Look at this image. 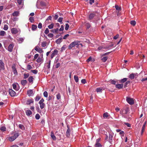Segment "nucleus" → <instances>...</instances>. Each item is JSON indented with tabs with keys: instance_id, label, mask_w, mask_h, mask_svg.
Listing matches in <instances>:
<instances>
[{
	"instance_id": "f257e3e1",
	"label": "nucleus",
	"mask_w": 147,
	"mask_h": 147,
	"mask_svg": "<svg viewBox=\"0 0 147 147\" xmlns=\"http://www.w3.org/2000/svg\"><path fill=\"white\" fill-rule=\"evenodd\" d=\"M78 42V41H74L72 42L69 45L68 47V49H71L75 46L78 45V42Z\"/></svg>"
},
{
	"instance_id": "f03ea898",
	"label": "nucleus",
	"mask_w": 147,
	"mask_h": 147,
	"mask_svg": "<svg viewBox=\"0 0 147 147\" xmlns=\"http://www.w3.org/2000/svg\"><path fill=\"white\" fill-rule=\"evenodd\" d=\"M19 135L18 133H17L15 134L13 136L10 137L9 138V140L10 142H12L15 140L18 137Z\"/></svg>"
},
{
	"instance_id": "7ed1b4c3",
	"label": "nucleus",
	"mask_w": 147,
	"mask_h": 147,
	"mask_svg": "<svg viewBox=\"0 0 147 147\" xmlns=\"http://www.w3.org/2000/svg\"><path fill=\"white\" fill-rule=\"evenodd\" d=\"M126 101L130 105H133L134 103V99L130 97H127L126 98Z\"/></svg>"
},
{
	"instance_id": "20e7f679",
	"label": "nucleus",
	"mask_w": 147,
	"mask_h": 147,
	"mask_svg": "<svg viewBox=\"0 0 147 147\" xmlns=\"http://www.w3.org/2000/svg\"><path fill=\"white\" fill-rule=\"evenodd\" d=\"M129 110V108L128 107H125L121 111H120V113L122 115L127 114Z\"/></svg>"
},
{
	"instance_id": "39448f33",
	"label": "nucleus",
	"mask_w": 147,
	"mask_h": 147,
	"mask_svg": "<svg viewBox=\"0 0 147 147\" xmlns=\"http://www.w3.org/2000/svg\"><path fill=\"white\" fill-rule=\"evenodd\" d=\"M44 100L43 98L41 99L39 102V104L40 105V107L41 109H43L45 106V105L43 103Z\"/></svg>"
},
{
	"instance_id": "423d86ee",
	"label": "nucleus",
	"mask_w": 147,
	"mask_h": 147,
	"mask_svg": "<svg viewBox=\"0 0 147 147\" xmlns=\"http://www.w3.org/2000/svg\"><path fill=\"white\" fill-rule=\"evenodd\" d=\"M9 92L10 96L11 97H14L16 96L15 92L12 89H9Z\"/></svg>"
},
{
	"instance_id": "0eeeda50",
	"label": "nucleus",
	"mask_w": 147,
	"mask_h": 147,
	"mask_svg": "<svg viewBox=\"0 0 147 147\" xmlns=\"http://www.w3.org/2000/svg\"><path fill=\"white\" fill-rule=\"evenodd\" d=\"M58 53V51L56 49H55L53 51V53L51 54V59H52L55 55L57 54Z\"/></svg>"
},
{
	"instance_id": "6e6552de",
	"label": "nucleus",
	"mask_w": 147,
	"mask_h": 147,
	"mask_svg": "<svg viewBox=\"0 0 147 147\" xmlns=\"http://www.w3.org/2000/svg\"><path fill=\"white\" fill-rule=\"evenodd\" d=\"M67 129L66 132V135L67 137H69L70 134L71 130L69 125H67Z\"/></svg>"
},
{
	"instance_id": "1a4fd4ad",
	"label": "nucleus",
	"mask_w": 147,
	"mask_h": 147,
	"mask_svg": "<svg viewBox=\"0 0 147 147\" xmlns=\"http://www.w3.org/2000/svg\"><path fill=\"white\" fill-rule=\"evenodd\" d=\"M27 94L29 96H32L34 95V93L33 90H28L27 92Z\"/></svg>"
},
{
	"instance_id": "9d476101",
	"label": "nucleus",
	"mask_w": 147,
	"mask_h": 147,
	"mask_svg": "<svg viewBox=\"0 0 147 147\" xmlns=\"http://www.w3.org/2000/svg\"><path fill=\"white\" fill-rule=\"evenodd\" d=\"M13 47V44L12 43L10 44L8 47V51H9L10 52L12 51Z\"/></svg>"
},
{
	"instance_id": "9b49d317",
	"label": "nucleus",
	"mask_w": 147,
	"mask_h": 147,
	"mask_svg": "<svg viewBox=\"0 0 147 147\" xmlns=\"http://www.w3.org/2000/svg\"><path fill=\"white\" fill-rule=\"evenodd\" d=\"M4 64L1 60H0V71L4 69Z\"/></svg>"
},
{
	"instance_id": "f8f14e48",
	"label": "nucleus",
	"mask_w": 147,
	"mask_h": 147,
	"mask_svg": "<svg viewBox=\"0 0 147 147\" xmlns=\"http://www.w3.org/2000/svg\"><path fill=\"white\" fill-rule=\"evenodd\" d=\"M123 84H118L115 85V87L118 89L122 88L123 87Z\"/></svg>"
},
{
	"instance_id": "ddd939ff",
	"label": "nucleus",
	"mask_w": 147,
	"mask_h": 147,
	"mask_svg": "<svg viewBox=\"0 0 147 147\" xmlns=\"http://www.w3.org/2000/svg\"><path fill=\"white\" fill-rule=\"evenodd\" d=\"M12 33L13 34H16L17 33L18 31L16 28H12L11 30Z\"/></svg>"
},
{
	"instance_id": "4468645a",
	"label": "nucleus",
	"mask_w": 147,
	"mask_h": 147,
	"mask_svg": "<svg viewBox=\"0 0 147 147\" xmlns=\"http://www.w3.org/2000/svg\"><path fill=\"white\" fill-rule=\"evenodd\" d=\"M43 57L42 55L41 57H38L36 61L38 63H40L41 62L42 63L43 61Z\"/></svg>"
},
{
	"instance_id": "2eb2a0df",
	"label": "nucleus",
	"mask_w": 147,
	"mask_h": 147,
	"mask_svg": "<svg viewBox=\"0 0 147 147\" xmlns=\"http://www.w3.org/2000/svg\"><path fill=\"white\" fill-rule=\"evenodd\" d=\"M95 14L93 13H91L89 16V19L90 20L92 19L95 16Z\"/></svg>"
},
{
	"instance_id": "dca6fc26",
	"label": "nucleus",
	"mask_w": 147,
	"mask_h": 147,
	"mask_svg": "<svg viewBox=\"0 0 147 147\" xmlns=\"http://www.w3.org/2000/svg\"><path fill=\"white\" fill-rule=\"evenodd\" d=\"M51 136L52 139L54 140H56V137L54 135L53 132L51 131Z\"/></svg>"
},
{
	"instance_id": "f3484780",
	"label": "nucleus",
	"mask_w": 147,
	"mask_h": 147,
	"mask_svg": "<svg viewBox=\"0 0 147 147\" xmlns=\"http://www.w3.org/2000/svg\"><path fill=\"white\" fill-rule=\"evenodd\" d=\"M62 41V38H59L56 40L55 42L57 44H60Z\"/></svg>"
},
{
	"instance_id": "a211bd4d",
	"label": "nucleus",
	"mask_w": 147,
	"mask_h": 147,
	"mask_svg": "<svg viewBox=\"0 0 147 147\" xmlns=\"http://www.w3.org/2000/svg\"><path fill=\"white\" fill-rule=\"evenodd\" d=\"M34 102L33 99H29L26 102V104L27 105H30L31 103H33Z\"/></svg>"
},
{
	"instance_id": "6ab92c4d",
	"label": "nucleus",
	"mask_w": 147,
	"mask_h": 147,
	"mask_svg": "<svg viewBox=\"0 0 147 147\" xmlns=\"http://www.w3.org/2000/svg\"><path fill=\"white\" fill-rule=\"evenodd\" d=\"M26 115L27 116H30L32 114V112L30 110H27L26 111Z\"/></svg>"
},
{
	"instance_id": "aec40b11",
	"label": "nucleus",
	"mask_w": 147,
	"mask_h": 147,
	"mask_svg": "<svg viewBox=\"0 0 147 147\" xmlns=\"http://www.w3.org/2000/svg\"><path fill=\"white\" fill-rule=\"evenodd\" d=\"M34 78L32 76H30L29 77L28 80L30 83H33Z\"/></svg>"
},
{
	"instance_id": "412c9836",
	"label": "nucleus",
	"mask_w": 147,
	"mask_h": 147,
	"mask_svg": "<svg viewBox=\"0 0 147 147\" xmlns=\"http://www.w3.org/2000/svg\"><path fill=\"white\" fill-rule=\"evenodd\" d=\"M21 83L23 86H25L27 84V81L26 80H22L21 81Z\"/></svg>"
},
{
	"instance_id": "4be33fe9",
	"label": "nucleus",
	"mask_w": 147,
	"mask_h": 147,
	"mask_svg": "<svg viewBox=\"0 0 147 147\" xmlns=\"http://www.w3.org/2000/svg\"><path fill=\"white\" fill-rule=\"evenodd\" d=\"M102 90H103V88L102 87H100L97 88L96 89V91L97 92H101Z\"/></svg>"
},
{
	"instance_id": "5701e85b",
	"label": "nucleus",
	"mask_w": 147,
	"mask_h": 147,
	"mask_svg": "<svg viewBox=\"0 0 147 147\" xmlns=\"http://www.w3.org/2000/svg\"><path fill=\"white\" fill-rule=\"evenodd\" d=\"M13 88L16 90H19V88L17 87L16 85L13 84L12 85Z\"/></svg>"
},
{
	"instance_id": "b1692460",
	"label": "nucleus",
	"mask_w": 147,
	"mask_h": 147,
	"mask_svg": "<svg viewBox=\"0 0 147 147\" xmlns=\"http://www.w3.org/2000/svg\"><path fill=\"white\" fill-rule=\"evenodd\" d=\"M136 75L135 74H134L133 73H132L131 74H130L129 76V78L131 79H134V77Z\"/></svg>"
},
{
	"instance_id": "393cba45",
	"label": "nucleus",
	"mask_w": 147,
	"mask_h": 147,
	"mask_svg": "<svg viewBox=\"0 0 147 147\" xmlns=\"http://www.w3.org/2000/svg\"><path fill=\"white\" fill-rule=\"evenodd\" d=\"M108 57H104L102 58L101 59L102 61L103 62H105L107 59H108Z\"/></svg>"
},
{
	"instance_id": "a878e982",
	"label": "nucleus",
	"mask_w": 147,
	"mask_h": 147,
	"mask_svg": "<svg viewBox=\"0 0 147 147\" xmlns=\"http://www.w3.org/2000/svg\"><path fill=\"white\" fill-rule=\"evenodd\" d=\"M19 14V13L18 11H15L12 13V15L14 16H18Z\"/></svg>"
},
{
	"instance_id": "bb28decb",
	"label": "nucleus",
	"mask_w": 147,
	"mask_h": 147,
	"mask_svg": "<svg viewBox=\"0 0 147 147\" xmlns=\"http://www.w3.org/2000/svg\"><path fill=\"white\" fill-rule=\"evenodd\" d=\"M12 69L13 70V73L14 74H17L18 73H17V70H16V68L13 66L12 67Z\"/></svg>"
},
{
	"instance_id": "cd10ccee",
	"label": "nucleus",
	"mask_w": 147,
	"mask_h": 147,
	"mask_svg": "<svg viewBox=\"0 0 147 147\" xmlns=\"http://www.w3.org/2000/svg\"><path fill=\"white\" fill-rule=\"evenodd\" d=\"M18 126L19 128L22 130H24L25 129V127L24 125L22 124H20Z\"/></svg>"
},
{
	"instance_id": "c85d7f7f",
	"label": "nucleus",
	"mask_w": 147,
	"mask_h": 147,
	"mask_svg": "<svg viewBox=\"0 0 147 147\" xmlns=\"http://www.w3.org/2000/svg\"><path fill=\"white\" fill-rule=\"evenodd\" d=\"M127 80V78H124L123 79H121L120 81V82L121 83H123L125 82H126Z\"/></svg>"
},
{
	"instance_id": "c756f323",
	"label": "nucleus",
	"mask_w": 147,
	"mask_h": 147,
	"mask_svg": "<svg viewBox=\"0 0 147 147\" xmlns=\"http://www.w3.org/2000/svg\"><path fill=\"white\" fill-rule=\"evenodd\" d=\"M109 82L111 84L114 85H115L116 83L117 82L116 81L112 80H110L109 81Z\"/></svg>"
},
{
	"instance_id": "7c9ffc66",
	"label": "nucleus",
	"mask_w": 147,
	"mask_h": 147,
	"mask_svg": "<svg viewBox=\"0 0 147 147\" xmlns=\"http://www.w3.org/2000/svg\"><path fill=\"white\" fill-rule=\"evenodd\" d=\"M115 8H116V10L118 11V12L121 10V7H119L118 5H115Z\"/></svg>"
},
{
	"instance_id": "2f4dec72",
	"label": "nucleus",
	"mask_w": 147,
	"mask_h": 147,
	"mask_svg": "<svg viewBox=\"0 0 147 147\" xmlns=\"http://www.w3.org/2000/svg\"><path fill=\"white\" fill-rule=\"evenodd\" d=\"M36 25L34 24H32V29L33 30H34L37 28Z\"/></svg>"
},
{
	"instance_id": "473e14b6",
	"label": "nucleus",
	"mask_w": 147,
	"mask_h": 147,
	"mask_svg": "<svg viewBox=\"0 0 147 147\" xmlns=\"http://www.w3.org/2000/svg\"><path fill=\"white\" fill-rule=\"evenodd\" d=\"M74 78L76 82H78L79 81V79L78 77L75 75L74 76Z\"/></svg>"
},
{
	"instance_id": "72a5a7b5",
	"label": "nucleus",
	"mask_w": 147,
	"mask_h": 147,
	"mask_svg": "<svg viewBox=\"0 0 147 147\" xmlns=\"http://www.w3.org/2000/svg\"><path fill=\"white\" fill-rule=\"evenodd\" d=\"M95 146V147H101L102 145L99 143L96 142Z\"/></svg>"
},
{
	"instance_id": "f704fd0d",
	"label": "nucleus",
	"mask_w": 147,
	"mask_h": 147,
	"mask_svg": "<svg viewBox=\"0 0 147 147\" xmlns=\"http://www.w3.org/2000/svg\"><path fill=\"white\" fill-rule=\"evenodd\" d=\"M0 129L1 131H6V129L5 127L2 126L1 127Z\"/></svg>"
},
{
	"instance_id": "c9c22d12",
	"label": "nucleus",
	"mask_w": 147,
	"mask_h": 147,
	"mask_svg": "<svg viewBox=\"0 0 147 147\" xmlns=\"http://www.w3.org/2000/svg\"><path fill=\"white\" fill-rule=\"evenodd\" d=\"M29 20L30 22L31 23H33L34 22V18L32 17H30Z\"/></svg>"
},
{
	"instance_id": "e433bc0d",
	"label": "nucleus",
	"mask_w": 147,
	"mask_h": 147,
	"mask_svg": "<svg viewBox=\"0 0 147 147\" xmlns=\"http://www.w3.org/2000/svg\"><path fill=\"white\" fill-rule=\"evenodd\" d=\"M40 98L41 97L40 96L37 95L35 98V100L37 101H38L40 99Z\"/></svg>"
},
{
	"instance_id": "4c0bfd02",
	"label": "nucleus",
	"mask_w": 147,
	"mask_h": 147,
	"mask_svg": "<svg viewBox=\"0 0 147 147\" xmlns=\"http://www.w3.org/2000/svg\"><path fill=\"white\" fill-rule=\"evenodd\" d=\"M130 23L133 26H135L136 24V22L134 20L131 21Z\"/></svg>"
},
{
	"instance_id": "58836bf2",
	"label": "nucleus",
	"mask_w": 147,
	"mask_h": 147,
	"mask_svg": "<svg viewBox=\"0 0 147 147\" xmlns=\"http://www.w3.org/2000/svg\"><path fill=\"white\" fill-rule=\"evenodd\" d=\"M29 76V74L27 73V74H24V78L26 79L28 78Z\"/></svg>"
},
{
	"instance_id": "ea45409f",
	"label": "nucleus",
	"mask_w": 147,
	"mask_h": 147,
	"mask_svg": "<svg viewBox=\"0 0 147 147\" xmlns=\"http://www.w3.org/2000/svg\"><path fill=\"white\" fill-rule=\"evenodd\" d=\"M48 27L49 29H52L54 27V24L53 23H52L51 24L48 26Z\"/></svg>"
},
{
	"instance_id": "a19ab883",
	"label": "nucleus",
	"mask_w": 147,
	"mask_h": 147,
	"mask_svg": "<svg viewBox=\"0 0 147 147\" xmlns=\"http://www.w3.org/2000/svg\"><path fill=\"white\" fill-rule=\"evenodd\" d=\"M5 32L3 31H1L0 32V36H3L5 35Z\"/></svg>"
},
{
	"instance_id": "79ce46f5",
	"label": "nucleus",
	"mask_w": 147,
	"mask_h": 147,
	"mask_svg": "<svg viewBox=\"0 0 147 147\" xmlns=\"http://www.w3.org/2000/svg\"><path fill=\"white\" fill-rule=\"evenodd\" d=\"M57 98L58 100H59L61 98V95L60 94L58 93L56 95Z\"/></svg>"
},
{
	"instance_id": "37998d69",
	"label": "nucleus",
	"mask_w": 147,
	"mask_h": 147,
	"mask_svg": "<svg viewBox=\"0 0 147 147\" xmlns=\"http://www.w3.org/2000/svg\"><path fill=\"white\" fill-rule=\"evenodd\" d=\"M63 18L60 17L58 20V21L61 23V24L62 23V21L63 20Z\"/></svg>"
},
{
	"instance_id": "c03bdc74",
	"label": "nucleus",
	"mask_w": 147,
	"mask_h": 147,
	"mask_svg": "<svg viewBox=\"0 0 147 147\" xmlns=\"http://www.w3.org/2000/svg\"><path fill=\"white\" fill-rule=\"evenodd\" d=\"M103 116L104 118H107L109 117L108 113L107 112L105 113L103 115Z\"/></svg>"
},
{
	"instance_id": "a18cd8bd",
	"label": "nucleus",
	"mask_w": 147,
	"mask_h": 147,
	"mask_svg": "<svg viewBox=\"0 0 147 147\" xmlns=\"http://www.w3.org/2000/svg\"><path fill=\"white\" fill-rule=\"evenodd\" d=\"M31 71L32 72L35 74H36L38 73V71L36 69L32 70Z\"/></svg>"
},
{
	"instance_id": "49530a36",
	"label": "nucleus",
	"mask_w": 147,
	"mask_h": 147,
	"mask_svg": "<svg viewBox=\"0 0 147 147\" xmlns=\"http://www.w3.org/2000/svg\"><path fill=\"white\" fill-rule=\"evenodd\" d=\"M46 44L47 42H42V44H41V46L42 47H45L46 45Z\"/></svg>"
},
{
	"instance_id": "de8ad7c7",
	"label": "nucleus",
	"mask_w": 147,
	"mask_h": 147,
	"mask_svg": "<svg viewBox=\"0 0 147 147\" xmlns=\"http://www.w3.org/2000/svg\"><path fill=\"white\" fill-rule=\"evenodd\" d=\"M43 95L44 97H48V93L46 91H45L43 93Z\"/></svg>"
},
{
	"instance_id": "09e8293b",
	"label": "nucleus",
	"mask_w": 147,
	"mask_h": 147,
	"mask_svg": "<svg viewBox=\"0 0 147 147\" xmlns=\"http://www.w3.org/2000/svg\"><path fill=\"white\" fill-rule=\"evenodd\" d=\"M49 32V30L48 28H46L44 32V33L46 34H48V33Z\"/></svg>"
},
{
	"instance_id": "8fccbe9b",
	"label": "nucleus",
	"mask_w": 147,
	"mask_h": 147,
	"mask_svg": "<svg viewBox=\"0 0 147 147\" xmlns=\"http://www.w3.org/2000/svg\"><path fill=\"white\" fill-rule=\"evenodd\" d=\"M8 29V26L6 24H5L4 26L3 29L5 30H7Z\"/></svg>"
},
{
	"instance_id": "3c124183",
	"label": "nucleus",
	"mask_w": 147,
	"mask_h": 147,
	"mask_svg": "<svg viewBox=\"0 0 147 147\" xmlns=\"http://www.w3.org/2000/svg\"><path fill=\"white\" fill-rule=\"evenodd\" d=\"M69 25L68 24H65V29L66 30H67L69 28Z\"/></svg>"
},
{
	"instance_id": "603ef678",
	"label": "nucleus",
	"mask_w": 147,
	"mask_h": 147,
	"mask_svg": "<svg viewBox=\"0 0 147 147\" xmlns=\"http://www.w3.org/2000/svg\"><path fill=\"white\" fill-rule=\"evenodd\" d=\"M27 69L28 70H30L32 68V67L31 65H27Z\"/></svg>"
},
{
	"instance_id": "864d4df0",
	"label": "nucleus",
	"mask_w": 147,
	"mask_h": 147,
	"mask_svg": "<svg viewBox=\"0 0 147 147\" xmlns=\"http://www.w3.org/2000/svg\"><path fill=\"white\" fill-rule=\"evenodd\" d=\"M40 118V116L38 114H36L35 115V118L36 119H39Z\"/></svg>"
},
{
	"instance_id": "5fc2aeb1",
	"label": "nucleus",
	"mask_w": 147,
	"mask_h": 147,
	"mask_svg": "<svg viewBox=\"0 0 147 147\" xmlns=\"http://www.w3.org/2000/svg\"><path fill=\"white\" fill-rule=\"evenodd\" d=\"M53 36H54V35H53V34L52 33H49L48 35V36L49 38H53Z\"/></svg>"
},
{
	"instance_id": "6e6d98bb",
	"label": "nucleus",
	"mask_w": 147,
	"mask_h": 147,
	"mask_svg": "<svg viewBox=\"0 0 147 147\" xmlns=\"http://www.w3.org/2000/svg\"><path fill=\"white\" fill-rule=\"evenodd\" d=\"M129 81H127L124 84V87H126L127 86V85L130 83Z\"/></svg>"
},
{
	"instance_id": "4d7b16f0",
	"label": "nucleus",
	"mask_w": 147,
	"mask_h": 147,
	"mask_svg": "<svg viewBox=\"0 0 147 147\" xmlns=\"http://www.w3.org/2000/svg\"><path fill=\"white\" fill-rule=\"evenodd\" d=\"M64 30V26L63 25H62L61 27L59 29V31H63Z\"/></svg>"
},
{
	"instance_id": "13d9d810",
	"label": "nucleus",
	"mask_w": 147,
	"mask_h": 147,
	"mask_svg": "<svg viewBox=\"0 0 147 147\" xmlns=\"http://www.w3.org/2000/svg\"><path fill=\"white\" fill-rule=\"evenodd\" d=\"M18 41L19 42H22L24 40V39L22 38H19L18 39Z\"/></svg>"
},
{
	"instance_id": "bf43d9fd",
	"label": "nucleus",
	"mask_w": 147,
	"mask_h": 147,
	"mask_svg": "<svg viewBox=\"0 0 147 147\" xmlns=\"http://www.w3.org/2000/svg\"><path fill=\"white\" fill-rule=\"evenodd\" d=\"M86 26L87 27V29L89 28L90 27V24L89 23H86Z\"/></svg>"
},
{
	"instance_id": "052dcab7",
	"label": "nucleus",
	"mask_w": 147,
	"mask_h": 147,
	"mask_svg": "<svg viewBox=\"0 0 147 147\" xmlns=\"http://www.w3.org/2000/svg\"><path fill=\"white\" fill-rule=\"evenodd\" d=\"M69 34H66V35H65L63 37V39H66L67 37H68L69 36Z\"/></svg>"
},
{
	"instance_id": "680f3d73",
	"label": "nucleus",
	"mask_w": 147,
	"mask_h": 147,
	"mask_svg": "<svg viewBox=\"0 0 147 147\" xmlns=\"http://www.w3.org/2000/svg\"><path fill=\"white\" fill-rule=\"evenodd\" d=\"M42 24L41 23H39L38 25V28L40 29H41L42 28Z\"/></svg>"
},
{
	"instance_id": "e2e57ef3",
	"label": "nucleus",
	"mask_w": 147,
	"mask_h": 147,
	"mask_svg": "<svg viewBox=\"0 0 147 147\" xmlns=\"http://www.w3.org/2000/svg\"><path fill=\"white\" fill-rule=\"evenodd\" d=\"M111 53V52H107V53H104L103 54H102V56H106V55H108L110 53Z\"/></svg>"
},
{
	"instance_id": "0e129e2a",
	"label": "nucleus",
	"mask_w": 147,
	"mask_h": 147,
	"mask_svg": "<svg viewBox=\"0 0 147 147\" xmlns=\"http://www.w3.org/2000/svg\"><path fill=\"white\" fill-rule=\"evenodd\" d=\"M51 61L50 60L47 66V67L48 69H49L50 67Z\"/></svg>"
},
{
	"instance_id": "69168bd1",
	"label": "nucleus",
	"mask_w": 147,
	"mask_h": 147,
	"mask_svg": "<svg viewBox=\"0 0 147 147\" xmlns=\"http://www.w3.org/2000/svg\"><path fill=\"white\" fill-rule=\"evenodd\" d=\"M81 82L83 84H85L86 83V81L85 79H83L81 80Z\"/></svg>"
},
{
	"instance_id": "338daca9",
	"label": "nucleus",
	"mask_w": 147,
	"mask_h": 147,
	"mask_svg": "<svg viewBox=\"0 0 147 147\" xmlns=\"http://www.w3.org/2000/svg\"><path fill=\"white\" fill-rule=\"evenodd\" d=\"M38 54H36L34 57V59H36L38 57Z\"/></svg>"
},
{
	"instance_id": "774afa93",
	"label": "nucleus",
	"mask_w": 147,
	"mask_h": 147,
	"mask_svg": "<svg viewBox=\"0 0 147 147\" xmlns=\"http://www.w3.org/2000/svg\"><path fill=\"white\" fill-rule=\"evenodd\" d=\"M65 46H63L61 48V51H62L65 49Z\"/></svg>"
}]
</instances>
